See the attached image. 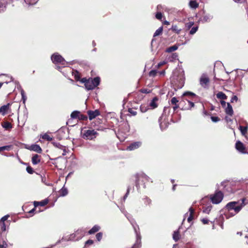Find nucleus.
Here are the masks:
<instances>
[{
    "instance_id": "0e129e2a",
    "label": "nucleus",
    "mask_w": 248,
    "mask_h": 248,
    "mask_svg": "<svg viewBox=\"0 0 248 248\" xmlns=\"http://www.w3.org/2000/svg\"><path fill=\"white\" fill-rule=\"evenodd\" d=\"M238 100V97L236 95H233L232 96L231 99V102L233 103L234 101H237Z\"/></svg>"
},
{
    "instance_id": "2f4dec72",
    "label": "nucleus",
    "mask_w": 248,
    "mask_h": 248,
    "mask_svg": "<svg viewBox=\"0 0 248 248\" xmlns=\"http://www.w3.org/2000/svg\"><path fill=\"white\" fill-rule=\"evenodd\" d=\"M80 112L77 110H75L71 114V117L72 119H78Z\"/></svg>"
},
{
    "instance_id": "4d7b16f0",
    "label": "nucleus",
    "mask_w": 248,
    "mask_h": 248,
    "mask_svg": "<svg viewBox=\"0 0 248 248\" xmlns=\"http://www.w3.org/2000/svg\"><path fill=\"white\" fill-rule=\"evenodd\" d=\"M26 170L30 174H32L34 172L33 169L30 166L26 168Z\"/></svg>"
},
{
    "instance_id": "9d476101",
    "label": "nucleus",
    "mask_w": 248,
    "mask_h": 248,
    "mask_svg": "<svg viewBox=\"0 0 248 248\" xmlns=\"http://www.w3.org/2000/svg\"><path fill=\"white\" fill-rule=\"evenodd\" d=\"M85 231L83 229H78L73 233L71 234V238L72 241H78L81 239L84 236Z\"/></svg>"
},
{
    "instance_id": "b1692460",
    "label": "nucleus",
    "mask_w": 248,
    "mask_h": 248,
    "mask_svg": "<svg viewBox=\"0 0 248 248\" xmlns=\"http://www.w3.org/2000/svg\"><path fill=\"white\" fill-rule=\"evenodd\" d=\"M158 98L157 97L155 96L153 98V99L151 100L150 103V106L152 108H155L157 107V104L156 103V102L158 101Z\"/></svg>"
},
{
    "instance_id": "de8ad7c7",
    "label": "nucleus",
    "mask_w": 248,
    "mask_h": 248,
    "mask_svg": "<svg viewBox=\"0 0 248 248\" xmlns=\"http://www.w3.org/2000/svg\"><path fill=\"white\" fill-rule=\"evenodd\" d=\"M6 8V5L2 2H0V13L5 11Z\"/></svg>"
},
{
    "instance_id": "7ed1b4c3",
    "label": "nucleus",
    "mask_w": 248,
    "mask_h": 248,
    "mask_svg": "<svg viewBox=\"0 0 248 248\" xmlns=\"http://www.w3.org/2000/svg\"><path fill=\"white\" fill-rule=\"evenodd\" d=\"M133 177L135 178V185L138 190H139L140 185H142L143 188H145V183L150 179L147 175L143 172L137 173ZM133 181H134V179Z\"/></svg>"
},
{
    "instance_id": "8fccbe9b",
    "label": "nucleus",
    "mask_w": 248,
    "mask_h": 248,
    "mask_svg": "<svg viewBox=\"0 0 248 248\" xmlns=\"http://www.w3.org/2000/svg\"><path fill=\"white\" fill-rule=\"evenodd\" d=\"M0 227L2 232L6 231V225L4 222H0Z\"/></svg>"
},
{
    "instance_id": "e433bc0d",
    "label": "nucleus",
    "mask_w": 248,
    "mask_h": 248,
    "mask_svg": "<svg viewBox=\"0 0 248 248\" xmlns=\"http://www.w3.org/2000/svg\"><path fill=\"white\" fill-rule=\"evenodd\" d=\"M19 88H20V92H21V96H22V99L23 100V102L24 103H25V101L27 99V96L25 94V92L23 90V89H22L20 86V85H19Z\"/></svg>"
},
{
    "instance_id": "2eb2a0df",
    "label": "nucleus",
    "mask_w": 248,
    "mask_h": 248,
    "mask_svg": "<svg viewBox=\"0 0 248 248\" xmlns=\"http://www.w3.org/2000/svg\"><path fill=\"white\" fill-rule=\"evenodd\" d=\"M235 148L236 149L242 153H244L245 150V148L244 147V144L240 141H237L235 143Z\"/></svg>"
},
{
    "instance_id": "7c9ffc66",
    "label": "nucleus",
    "mask_w": 248,
    "mask_h": 248,
    "mask_svg": "<svg viewBox=\"0 0 248 248\" xmlns=\"http://www.w3.org/2000/svg\"><path fill=\"white\" fill-rule=\"evenodd\" d=\"M145 205H150L152 203V200L147 196H145L142 199Z\"/></svg>"
},
{
    "instance_id": "a878e982",
    "label": "nucleus",
    "mask_w": 248,
    "mask_h": 248,
    "mask_svg": "<svg viewBox=\"0 0 248 248\" xmlns=\"http://www.w3.org/2000/svg\"><path fill=\"white\" fill-rule=\"evenodd\" d=\"M100 229V227L97 225H94L89 232L90 234H93Z\"/></svg>"
},
{
    "instance_id": "79ce46f5",
    "label": "nucleus",
    "mask_w": 248,
    "mask_h": 248,
    "mask_svg": "<svg viewBox=\"0 0 248 248\" xmlns=\"http://www.w3.org/2000/svg\"><path fill=\"white\" fill-rule=\"evenodd\" d=\"M12 148V145H5L0 147V152L3 151H10Z\"/></svg>"
},
{
    "instance_id": "bb28decb",
    "label": "nucleus",
    "mask_w": 248,
    "mask_h": 248,
    "mask_svg": "<svg viewBox=\"0 0 248 248\" xmlns=\"http://www.w3.org/2000/svg\"><path fill=\"white\" fill-rule=\"evenodd\" d=\"M91 80L93 81L94 88L96 87L100 84V78L98 77L94 78H91Z\"/></svg>"
},
{
    "instance_id": "603ef678",
    "label": "nucleus",
    "mask_w": 248,
    "mask_h": 248,
    "mask_svg": "<svg viewBox=\"0 0 248 248\" xmlns=\"http://www.w3.org/2000/svg\"><path fill=\"white\" fill-rule=\"evenodd\" d=\"M157 74V71L156 70H152L150 71L149 73V75L150 77H154L156 76Z\"/></svg>"
},
{
    "instance_id": "c756f323",
    "label": "nucleus",
    "mask_w": 248,
    "mask_h": 248,
    "mask_svg": "<svg viewBox=\"0 0 248 248\" xmlns=\"http://www.w3.org/2000/svg\"><path fill=\"white\" fill-rule=\"evenodd\" d=\"M178 47L177 45H173L172 46H170L166 48V52L168 53H170L178 49Z\"/></svg>"
},
{
    "instance_id": "c03bdc74",
    "label": "nucleus",
    "mask_w": 248,
    "mask_h": 248,
    "mask_svg": "<svg viewBox=\"0 0 248 248\" xmlns=\"http://www.w3.org/2000/svg\"><path fill=\"white\" fill-rule=\"evenodd\" d=\"M38 0H24L26 4L31 5L35 4Z\"/></svg>"
},
{
    "instance_id": "1a4fd4ad",
    "label": "nucleus",
    "mask_w": 248,
    "mask_h": 248,
    "mask_svg": "<svg viewBox=\"0 0 248 248\" xmlns=\"http://www.w3.org/2000/svg\"><path fill=\"white\" fill-rule=\"evenodd\" d=\"M51 59L54 64H60L65 65L66 62L64 59L58 53H54L51 57Z\"/></svg>"
},
{
    "instance_id": "a19ab883",
    "label": "nucleus",
    "mask_w": 248,
    "mask_h": 248,
    "mask_svg": "<svg viewBox=\"0 0 248 248\" xmlns=\"http://www.w3.org/2000/svg\"><path fill=\"white\" fill-rule=\"evenodd\" d=\"M148 109V106L145 104H142L140 106V110L141 112H145Z\"/></svg>"
},
{
    "instance_id": "f03ea898",
    "label": "nucleus",
    "mask_w": 248,
    "mask_h": 248,
    "mask_svg": "<svg viewBox=\"0 0 248 248\" xmlns=\"http://www.w3.org/2000/svg\"><path fill=\"white\" fill-rule=\"evenodd\" d=\"M125 216L130 222L136 235V242L131 248H140L141 246V242L139 227L129 214H125Z\"/></svg>"
},
{
    "instance_id": "c85d7f7f",
    "label": "nucleus",
    "mask_w": 248,
    "mask_h": 248,
    "mask_svg": "<svg viewBox=\"0 0 248 248\" xmlns=\"http://www.w3.org/2000/svg\"><path fill=\"white\" fill-rule=\"evenodd\" d=\"M217 97L222 100H226L227 98L226 95L222 92H219L217 94Z\"/></svg>"
},
{
    "instance_id": "f8f14e48",
    "label": "nucleus",
    "mask_w": 248,
    "mask_h": 248,
    "mask_svg": "<svg viewBox=\"0 0 248 248\" xmlns=\"http://www.w3.org/2000/svg\"><path fill=\"white\" fill-rule=\"evenodd\" d=\"M141 145V142L135 141L131 143L126 148V150L132 151L139 148Z\"/></svg>"
},
{
    "instance_id": "f3484780",
    "label": "nucleus",
    "mask_w": 248,
    "mask_h": 248,
    "mask_svg": "<svg viewBox=\"0 0 248 248\" xmlns=\"http://www.w3.org/2000/svg\"><path fill=\"white\" fill-rule=\"evenodd\" d=\"M10 103H8L6 105H3L0 108V113L2 115H4L7 112L9 108Z\"/></svg>"
},
{
    "instance_id": "0eeeda50",
    "label": "nucleus",
    "mask_w": 248,
    "mask_h": 248,
    "mask_svg": "<svg viewBox=\"0 0 248 248\" xmlns=\"http://www.w3.org/2000/svg\"><path fill=\"white\" fill-rule=\"evenodd\" d=\"M98 133L93 129L85 130L81 132L82 137L86 140H93L98 135Z\"/></svg>"
},
{
    "instance_id": "39448f33",
    "label": "nucleus",
    "mask_w": 248,
    "mask_h": 248,
    "mask_svg": "<svg viewBox=\"0 0 248 248\" xmlns=\"http://www.w3.org/2000/svg\"><path fill=\"white\" fill-rule=\"evenodd\" d=\"M211 202L213 204H218L221 202L224 197L223 193L220 190H216L214 194L209 195Z\"/></svg>"
},
{
    "instance_id": "dca6fc26",
    "label": "nucleus",
    "mask_w": 248,
    "mask_h": 248,
    "mask_svg": "<svg viewBox=\"0 0 248 248\" xmlns=\"http://www.w3.org/2000/svg\"><path fill=\"white\" fill-rule=\"evenodd\" d=\"M225 112L227 115L230 116H232L233 114L232 106L229 103H227V107L225 108Z\"/></svg>"
},
{
    "instance_id": "774afa93",
    "label": "nucleus",
    "mask_w": 248,
    "mask_h": 248,
    "mask_svg": "<svg viewBox=\"0 0 248 248\" xmlns=\"http://www.w3.org/2000/svg\"><path fill=\"white\" fill-rule=\"evenodd\" d=\"M156 8H157V11H160V12H161V11L162 10H164V6H162V5H158L157 6Z\"/></svg>"
},
{
    "instance_id": "864d4df0",
    "label": "nucleus",
    "mask_w": 248,
    "mask_h": 248,
    "mask_svg": "<svg viewBox=\"0 0 248 248\" xmlns=\"http://www.w3.org/2000/svg\"><path fill=\"white\" fill-rule=\"evenodd\" d=\"M74 75V77L76 80H79L80 79V76L78 71L76 70L75 72L73 73Z\"/></svg>"
},
{
    "instance_id": "e2e57ef3",
    "label": "nucleus",
    "mask_w": 248,
    "mask_h": 248,
    "mask_svg": "<svg viewBox=\"0 0 248 248\" xmlns=\"http://www.w3.org/2000/svg\"><path fill=\"white\" fill-rule=\"evenodd\" d=\"M194 25V22H189L188 23H187L186 24V27L188 29H189L190 28H191L192 26Z\"/></svg>"
},
{
    "instance_id": "bf43d9fd",
    "label": "nucleus",
    "mask_w": 248,
    "mask_h": 248,
    "mask_svg": "<svg viewBox=\"0 0 248 248\" xmlns=\"http://www.w3.org/2000/svg\"><path fill=\"white\" fill-rule=\"evenodd\" d=\"M211 119L214 123H217L220 121V119L218 117L216 116H211Z\"/></svg>"
},
{
    "instance_id": "6ab92c4d",
    "label": "nucleus",
    "mask_w": 248,
    "mask_h": 248,
    "mask_svg": "<svg viewBox=\"0 0 248 248\" xmlns=\"http://www.w3.org/2000/svg\"><path fill=\"white\" fill-rule=\"evenodd\" d=\"M32 163L33 165H37L40 162V156L37 154L33 155L31 158Z\"/></svg>"
},
{
    "instance_id": "4be33fe9",
    "label": "nucleus",
    "mask_w": 248,
    "mask_h": 248,
    "mask_svg": "<svg viewBox=\"0 0 248 248\" xmlns=\"http://www.w3.org/2000/svg\"><path fill=\"white\" fill-rule=\"evenodd\" d=\"M1 126L5 130H10L12 128V125L10 123L7 121H4L1 124Z\"/></svg>"
},
{
    "instance_id": "4468645a",
    "label": "nucleus",
    "mask_w": 248,
    "mask_h": 248,
    "mask_svg": "<svg viewBox=\"0 0 248 248\" xmlns=\"http://www.w3.org/2000/svg\"><path fill=\"white\" fill-rule=\"evenodd\" d=\"M213 18V16L209 14H206L203 15L199 19V22H201L202 23L208 22Z\"/></svg>"
},
{
    "instance_id": "ddd939ff",
    "label": "nucleus",
    "mask_w": 248,
    "mask_h": 248,
    "mask_svg": "<svg viewBox=\"0 0 248 248\" xmlns=\"http://www.w3.org/2000/svg\"><path fill=\"white\" fill-rule=\"evenodd\" d=\"M87 114L89 116V119L90 120H92L95 118L97 116L99 115L100 113L98 109L93 110H88Z\"/></svg>"
},
{
    "instance_id": "6e6d98bb",
    "label": "nucleus",
    "mask_w": 248,
    "mask_h": 248,
    "mask_svg": "<svg viewBox=\"0 0 248 248\" xmlns=\"http://www.w3.org/2000/svg\"><path fill=\"white\" fill-rule=\"evenodd\" d=\"M172 30L175 31L177 33H179L181 31V29H178L176 25H173L172 26Z\"/></svg>"
},
{
    "instance_id": "a211bd4d",
    "label": "nucleus",
    "mask_w": 248,
    "mask_h": 248,
    "mask_svg": "<svg viewBox=\"0 0 248 248\" xmlns=\"http://www.w3.org/2000/svg\"><path fill=\"white\" fill-rule=\"evenodd\" d=\"M85 87L87 90H92L95 88L93 81L90 79L86 82Z\"/></svg>"
},
{
    "instance_id": "3c124183",
    "label": "nucleus",
    "mask_w": 248,
    "mask_h": 248,
    "mask_svg": "<svg viewBox=\"0 0 248 248\" xmlns=\"http://www.w3.org/2000/svg\"><path fill=\"white\" fill-rule=\"evenodd\" d=\"M155 17L157 19L161 20L162 18V14L160 11H158L155 14Z\"/></svg>"
},
{
    "instance_id": "09e8293b",
    "label": "nucleus",
    "mask_w": 248,
    "mask_h": 248,
    "mask_svg": "<svg viewBox=\"0 0 248 248\" xmlns=\"http://www.w3.org/2000/svg\"><path fill=\"white\" fill-rule=\"evenodd\" d=\"M198 29V26L192 27L189 31V34H191V35L194 34L197 31Z\"/></svg>"
},
{
    "instance_id": "680f3d73",
    "label": "nucleus",
    "mask_w": 248,
    "mask_h": 248,
    "mask_svg": "<svg viewBox=\"0 0 248 248\" xmlns=\"http://www.w3.org/2000/svg\"><path fill=\"white\" fill-rule=\"evenodd\" d=\"M8 215L4 216V217L1 218V219H0V222H4V221L8 219Z\"/></svg>"
},
{
    "instance_id": "f704fd0d",
    "label": "nucleus",
    "mask_w": 248,
    "mask_h": 248,
    "mask_svg": "<svg viewBox=\"0 0 248 248\" xmlns=\"http://www.w3.org/2000/svg\"><path fill=\"white\" fill-rule=\"evenodd\" d=\"M47 203H48V200H43L41 202H34V205L35 207H36V203H37L41 206H44L46 205L47 204Z\"/></svg>"
},
{
    "instance_id": "f257e3e1",
    "label": "nucleus",
    "mask_w": 248,
    "mask_h": 248,
    "mask_svg": "<svg viewBox=\"0 0 248 248\" xmlns=\"http://www.w3.org/2000/svg\"><path fill=\"white\" fill-rule=\"evenodd\" d=\"M247 204H248V200L246 198H243L237 201L228 202L226 205L225 208L228 211L230 217H233L239 213Z\"/></svg>"
},
{
    "instance_id": "c9c22d12",
    "label": "nucleus",
    "mask_w": 248,
    "mask_h": 248,
    "mask_svg": "<svg viewBox=\"0 0 248 248\" xmlns=\"http://www.w3.org/2000/svg\"><path fill=\"white\" fill-rule=\"evenodd\" d=\"M239 128L241 131L242 135L243 136L245 135L248 131V126H243L240 125Z\"/></svg>"
},
{
    "instance_id": "37998d69",
    "label": "nucleus",
    "mask_w": 248,
    "mask_h": 248,
    "mask_svg": "<svg viewBox=\"0 0 248 248\" xmlns=\"http://www.w3.org/2000/svg\"><path fill=\"white\" fill-rule=\"evenodd\" d=\"M52 144L56 147L59 148V149H64V146H63L62 145H61L59 142H52Z\"/></svg>"
},
{
    "instance_id": "aec40b11",
    "label": "nucleus",
    "mask_w": 248,
    "mask_h": 248,
    "mask_svg": "<svg viewBox=\"0 0 248 248\" xmlns=\"http://www.w3.org/2000/svg\"><path fill=\"white\" fill-rule=\"evenodd\" d=\"M63 241H72V240L71 238V234L63 236L61 239L57 241L56 245H58Z\"/></svg>"
},
{
    "instance_id": "9b49d317",
    "label": "nucleus",
    "mask_w": 248,
    "mask_h": 248,
    "mask_svg": "<svg viewBox=\"0 0 248 248\" xmlns=\"http://www.w3.org/2000/svg\"><path fill=\"white\" fill-rule=\"evenodd\" d=\"M209 83V79L204 74H203L200 79V83L201 85L204 88L207 87Z\"/></svg>"
},
{
    "instance_id": "052dcab7",
    "label": "nucleus",
    "mask_w": 248,
    "mask_h": 248,
    "mask_svg": "<svg viewBox=\"0 0 248 248\" xmlns=\"http://www.w3.org/2000/svg\"><path fill=\"white\" fill-rule=\"evenodd\" d=\"M140 91L143 93H149L151 92V91L148 89H141Z\"/></svg>"
},
{
    "instance_id": "423d86ee",
    "label": "nucleus",
    "mask_w": 248,
    "mask_h": 248,
    "mask_svg": "<svg viewBox=\"0 0 248 248\" xmlns=\"http://www.w3.org/2000/svg\"><path fill=\"white\" fill-rule=\"evenodd\" d=\"M183 97L182 100L185 101V100L187 101L188 103V106L185 108L183 107L181 108L182 109H189L194 106V103L189 101L187 98H185V96L188 97V98H191L193 97H197L196 94L191 92H186L183 93Z\"/></svg>"
},
{
    "instance_id": "473e14b6",
    "label": "nucleus",
    "mask_w": 248,
    "mask_h": 248,
    "mask_svg": "<svg viewBox=\"0 0 248 248\" xmlns=\"http://www.w3.org/2000/svg\"><path fill=\"white\" fill-rule=\"evenodd\" d=\"M212 208V206L211 204H209L206 206L203 207V212L206 214H209Z\"/></svg>"
},
{
    "instance_id": "69168bd1",
    "label": "nucleus",
    "mask_w": 248,
    "mask_h": 248,
    "mask_svg": "<svg viewBox=\"0 0 248 248\" xmlns=\"http://www.w3.org/2000/svg\"><path fill=\"white\" fill-rule=\"evenodd\" d=\"M128 112L134 116L137 114V112L133 110L132 108H129Z\"/></svg>"
},
{
    "instance_id": "20e7f679",
    "label": "nucleus",
    "mask_w": 248,
    "mask_h": 248,
    "mask_svg": "<svg viewBox=\"0 0 248 248\" xmlns=\"http://www.w3.org/2000/svg\"><path fill=\"white\" fill-rule=\"evenodd\" d=\"M170 107H165L164 108L163 113L158 119L160 127L162 130L165 129L169 125V123L166 121L165 119L166 118L167 112H168V113H169V112L170 111Z\"/></svg>"
},
{
    "instance_id": "72a5a7b5",
    "label": "nucleus",
    "mask_w": 248,
    "mask_h": 248,
    "mask_svg": "<svg viewBox=\"0 0 248 248\" xmlns=\"http://www.w3.org/2000/svg\"><path fill=\"white\" fill-rule=\"evenodd\" d=\"M189 5L191 8L196 9L199 6V4L195 0H191L189 3Z\"/></svg>"
},
{
    "instance_id": "13d9d810",
    "label": "nucleus",
    "mask_w": 248,
    "mask_h": 248,
    "mask_svg": "<svg viewBox=\"0 0 248 248\" xmlns=\"http://www.w3.org/2000/svg\"><path fill=\"white\" fill-rule=\"evenodd\" d=\"M131 189V187L130 186H128V187H127V191L125 193V194L124 195V198H123V200L124 201H125V199H126V198L127 197L129 193V191H130V189Z\"/></svg>"
},
{
    "instance_id": "338daca9",
    "label": "nucleus",
    "mask_w": 248,
    "mask_h": 248,
    "mask_svg": "<svg viewBox=\"0 0 248 248\" xmlns=\"http://www.w3.org/2000/svg\"><path fill=\"white\" fill-rule=\"evenodd\" d=\"M93 243V241L91 239H89L85 242V246H86V245H92Z\"/></svg>"
},
{
    "instance_id": "4c0bfd02",
    "label": "nucleus",
    "mask_w": 248,
    "mask_h": 248,
    "mask_svg": "<svg viewBox=\"0 0 248 248\" xmlns=\"http://www.w3.org/2000/svg\"><path fill=\"white\" fill-rule=\"evenodd\" d=\"M41 137L44 140L50 141L52 140V138L50 137L47 133L41 135Z\"/></svg>"
},
{
    "instance_id": "393cba45",
    "label": "nucleus",
    "mask_w": 248,
    "mask_h": 248,
    "mask_svg": "<svg viewBox=\"0 0 248 248\" xmlns=\"http://www.w3.org/2000/svg\"><path fill=\"white\" fill-rule=\"evenodd\" d=\"M60 196L64 197L68 194L67 189L63 186L59 191Z\"/></svg>"
},
{
    "instance_id": "49530a36",
    "label": "nucleus",
    "mask_w": 248,
    "mask_h": 248,
    "mask_svg": "<svg viewBox=\"0 0 248 248\" xmlns=\"http://www.w3.org/2000/svg\"><path fill=\"white\" fill-rule=\"evenodd\" d=\"M87 119H88L87 116L83 115V114H81V113H80L79 117L78 119V120H82V121H86L87 120Z\"/></svg>"
},
{
    "instance_id": "412c9836",
    "label": "nucleus",
    "mask_w": 248,
    "mask_h": 248,
    "mask_svg": "<svg viewBox=\"0 0 248 248\" xmlns=\"http://www.w3.org/2000/svg\"><path fill=\"white\" fill-rule=\"evenodd\" d=\"M182 227L180 226L177 231L174 232L173 233V239L175 242H177L180 239L179 231Z\"/></svg>"
},
{
    "instance_id": "ea45409f",
    "label": "nucleus",
    "mask_w": 248,
    "mask_h": 248,
    "mask_svg": "<svg viewBox=\"0 0 248 248\" xmlns=\"http://www.w3.org/2000/svg\"><path fill=\"white\" fill-rule=\"evenodd\" d=\"M162 31H163V27L161 26V27H159L157 30H156V31H155V32L154 34V35H153L154 37H155V36L160 35L162 33Z\"/></svg>"
},
{
    "instance_id": "58836bf2",
    "label": "nucleus",
    "mask_w": 248,
    "mask_h": 248,
    "mask_svg": "<svg viewBox=\"0 0 248 248\" xmlns=\"http://www.w3.org/2000/svg\"><path fill=\"white\" fill-rule=\"evenodd\" d=\"M185 101L182 100L179 102L178 104L174 105V106L173 107V111H175L176 109H177L178 108H180L181 106L183 107V105Z\"/></svg>"
},
{
    "instance_id": "a18cd8bd",
    "label": "nucleus",
    "mask_w": 248,
    "mask_h": 248,
    "mask_svg": "<svg viewBox=\"0 0 248 248\" xmlns=\"http://www.w3.org/2000/svg\"><path fill=\"white\" fill-rule=\"evenodd\" d=\"M179 101L175 97H172L170 100V103L172 105L178 104Z\"/></svg>"
},
{
    "instance_id": "5701e85b",
    "label": "nucleus",
    "mask_w": 248,
    "mask_h": 248,
    "mask_svg": "<svg viewBox=\"0 0 248 248\" xmlns=\"http://www.w3.org/2000/svg\"><path fill=\"white\" fill-rule=\"evenodd\" d=\"M30 149L38 153H41L42 152L41 148L39 145L37 144L32 145L30 147Z\"/></svg>"
},
{
    "instance_id": "cd10ccee",
    "label": "nucleus",
    "mask_w": 248,
    "mask_h": 248,
    "mask_svg": "<svg viewBox=\"0 0 248 248\" xmlns=\"http://www.w3.org/2000/svg\"><path fill=\"white\" fill-rule=\"evenodd\" d=\"M1 234L2 233L0 232V248H6L7 244L3 238H1Z\"/></svg>"
},
{
    "instance_id": "5fc2aeb1",
    "label": "nucleus",
    "mask_w": 248,
    "mask_h": 248,
    "mask_svg": "<svg viewBox=\"0 0 248 248\" xmlns=\"http://www.w3.org/2000/svg\"><path fill=\"white\" fill-rule=\"evenodd\" d=\"M102 236H103V233L102 232H98L96 234V239L98 241H100L102 238Z\"/></svg>"
},
{
    "instance_id": "6e6552de",
    "label": "nucleus",
    "mask_w": 248,
    "mask_h": 248,
    "mask_svg": "<svg viewBox=\"0 0 248 248\" xmlns=\"http://www.w3.org/2000/svg\"><path fill=\"white\" fill-rule=\"evenodd\" d=\"M184 78L182 76L175 78L174 77L171 79V84H172L175 90L181 89L184 85Z\"/></svg>"
}]
</instances>
